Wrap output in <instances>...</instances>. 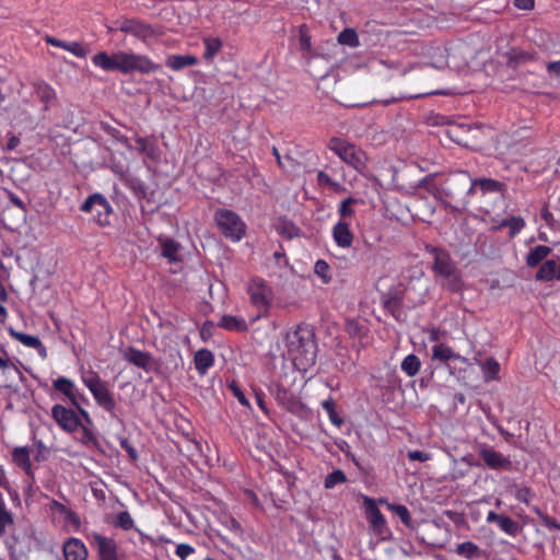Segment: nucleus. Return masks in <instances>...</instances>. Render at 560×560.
I'll return each mask as SVG.
<instances>
[{"label":"nucleus","instance_id":"obj_1","mask_svg":"<svg viewBox=\"0 0 560 560\" xmlns=\"http://www.w3.org/2000/svg\"><path fill=\"white\" fill-rule=\"evenodd\" d=\"M287 351L293 365L299 371L313 366L317 355L315 332L307 325H299L287 335Z\"/></svg>","mask_w":560,"mask_h":560},{"label":"nucleus","instance_id":"obj_2","mask_svg":"<svg viewBox=\"0 0 560 560\" xmlns=\"http://www.w3.org/2000/svg\"><path fill=\"white\" fill-rule=\"evenodd\" d=\"M433 255L432 271L441 279V284L452 292H458L464 287L462 273L448 252L443 248L427 246Z\"/></svg>","mask_w":560,"mask_h":560},{"label":"nucleus","instance_id":"obj_3","mask_svg":"<svg viewBox=\"0 0 560 560\" xmlns=\"http://www.w3.org/2000/svg\"><path fill=\"white\" fill-rule=\"evenodd\" d=\"M108 33L121 32L131 35L143 43H148L149 39L156 37L159 33L156 30L138 19L120 18L107 26Z\"/></svg>","mask_w":560,"mask_h":560},{"label":"nucleus","instance_id":"obj_4","mask_svg":"<svg viewBox=\"0 0 560 560\" xmlns=\"http://www.w3.org/2000/svg\"><path fill=\"white\" fill-rule=\"evenodd\" d=\"M448 138L465 148L477 149L481 144L482 129L469 124H453L446 129Z\"/></svg>","mask_w":560,"mask_h":560},{"label":"nucleus","instance_id":"obj_5","mask_svg":"<svg viewBox=\"0 0 560 560\" xmlns=\"http://www.w3.org/2000/svg\"><path fill=\"white\" fill-rule=\"evenodd\" d=\"M214 219L225 237L238 241L245 234V224L235 212L228 209H219L215 211Z\"/></svg>","mask_w":560,"mask_h":560},{"label":"nucleus","instance_id":"obj_6","mask_svg":"<svg viewBox=\"0 0 560 560\" xmlns=\"http://www.w3.org/2000/svg\"><path fill=\"white\" fill-rule=\"evenodd\" d=\"M471 184V177L465 171H456L450 174L443 185V191L445 196L450 198H456L463 202V205H467L466 196H471L472 194H468L469 187Z\"/></svg>","mask_w":560,"mask_h":560},{"label":"nucleus","instance_id":"obj_7","mask_svg":"<svg viewBox=\"0 0 560 560\" xmlns=\"http://www.w3.org/2000/svg\"><path fill=\"white\" fill-rule=\"evenodd\" d=\"M328 148L353 168L360 170L364 166L363 152L355 144L334 137L329 140Z\"/></svg>","mask_w":560,"mask_h":560},{"label":"nucleus","instance_id":"obj_8","mask_svg":"<svg viewBox=\"0 0 560 560\" xmlns=\"http://www.w3.org/2000/svg\"><path fill=\"white\" fill-rule=\"evenodd\" d=\"M247 292L249 294L250 302L255 307L264 311H267L270 307L273 293L271 288L262 278H252L247 285Z\"/></svg>","mask_w":560,"mask_h":560},{"label":"nucleus","instance_id":"obj_9","mask_svg":"<svg viewBox=\"0 0 560 560\" xmlns=\"http://www.w3.org/2000/svg\"><path fill=\"white\" fill-rule=\"evenodd\" d=\"M124 74H150L161 69V65L155 63L149 56L125 51Z\"/></svg>","mask_w":560,"mask_h":560},{"label":"nucleus","instance_id":"obj_10","mask_svg":"<svg viewBox=\"0 0 560 560\" xmlns=\"http://www.w3.org/2000/svg\"><path fill=\"white\" fill-rule=\"evenodd\" d=\"M80 210L83 212H94L95 221L105 226L109 224V215L113 212L107 199L101 194L91 195L81 205Z\"/></svg>","mask_w":560,"mask_h":560},{"label":"nucleus","instance_id":"obj_11","mask_svg":"<svg viewBox=\"0 0 560 560\" xmlns=\"http://www.w3.org/2000/svg\"><path fill=\"white\" fill-rule=\"evenodd\" d=\"M125 50H118L114 54L100 51L92 57L94 66L104 71L114 72L118 71L124 74Z\"/></svg>","mask_w":560,"mask_h":560},{"label":"nucleus","instance_id":"obj_12","mask_svg":"<svg viewBox=\"0 0 560 560\" xmlns=\"http://www.w3.org/2000/svg\"><path fill=\"white\" fill-rule=\"evenodd\" d=\"M404 298L405 289L401 285L393 288L382 294L383 307L389 312L396 320H401Z\"/></svg>","mask_w":560,"mask_h":560},{"label":"nucleus","instance_id":"obj_13","mask_svg":"<svg viewBox=\"0 0 560 560\" xmlns=\"http://www.w3.org/2000/svg\"><path fill=\"white\" fill-rule=\"evenodd\" d=\"M51 416L61 429L67 432H74L80 428V419L71 409L55 405L51 409Z\"/></svg>","mask_w":560,"mask_h":560},{"label":"nucleus","instance_id":"obj_14","mask_svg":"<svg viewBox=\"0 0 560 560\" xmlns=\"http://www.w3.org/2000/svg\"><path fill=\"white\" fill-rule=\"evenodd\" d=\"M124 359L129 363L150 372L158 366V362L149 352H144L136 349L135 347H128L124 351Z\"/></svg>","mask_w":560,"mask_h":560},{"label":"nucleus","instance_id":"obj_15","mask_svg":"<svg viewBox=\"0 0 560 560\" xmlns=\"http://www.w3.org/2000/svg\"><path fill=\"white\" fill-rule=\"evenodd\" d=\"M92 544L96 547L100 560H117V544L113 538L93 533Z\"/></svg>","mask_w":560,"mask_h":560},{"label":"nucleus","instance_id":"obj_16","mask_svg":"<svg viewBox=\"0 0 560 560\" xmlns=\"http://www.w3.org/2000/svg\"><path fill=\"white\" fill-rule=\"evenodd\" d=\"M433 359H438L445 362L450 369L456 368V365H467V361L459 354L444 343H439L433 347Z\"/></svg>","mask_w":560,"mask_h":560},{"label":"nucleus","instance_id":"obj_17","mask_svg":"<svg viewBox=\"0 0 560 560\" xmlns=\"http://www.w3.org/2000/svg\"><path fill=\"white\" fill-rule=\"evenodd\" d=\"M480 189L482 194L488 192H499L504 194L506 190V185L502 182L492 179V178H471V184L468 190V194H476L477 189Z\"/></svg>","mask_w":560,"mask_h":560},{"label":"nucleus","instance_id":"obj_18","mask_svg":"<svg viewBox=\"0 0 560 560\" xmlns=\"http://www.w3.org/2000/svg\"><path fill=\"white\" fill-rule=\"evenodd\" d=\"M364 505L366 510V517L372 528L377 533H383L386 527V520L377 508L375 501L370 498L364 499Z\"/></svg>","mask_w":560,"mask_h":560},{"label":"nucleus","instance_id":"obj_19","mask_svg":"<svg viewBox=\"0 0 560 560\" xmlns=\"http://www.w3.org/2000/svg\"><path fill=\"white\" fill-rule=\"evenodd\" d=\"M62 551L66 560H86L88 558V549L78 538L68 539L63 544Z\"/></svg>","mask_w":560,"mask_h":560},{"label":"nucleus","instance_id":"obj_20","mask_svg":"<svg viewBox=\"0 0 560 560\" xmlns=\"http://www.w3.org/2000/svg\"><path fill=\"white\" fill-rule=\"evenodd\" d=\"M480 456L487 466L493 469H508L511 466V462L506 457L492 448H483Z\"/></svg>","mask_w":560,"mask_h":560},{"label":"nucleus","instance_id":"obj_21","mask_svg":"<svg viewBox=\"0 0 560 560\" xmlns=\"http://www.w3.org/2000/svg\"><path fill=\"white\" fill-rule=\"evenodd\" d=\"M332 236L339 247L348 248L352 245L353 234L350 231L349 224L345 221H339L334 226Z\"/></svg>","mask_w":560,"mask_h":560},{"label":"nucleus","instance_id":"obj_22","mask_svg":"<svg viewBox=\"0 0 560 560\" xmlns=\"http://www.w3.org/2000/svg\"><path fill=\"white\" fill-rule=\"evenodd\" d=\"M9 332L14 339L19 340L24 346L33 348L37 350L42 357H46V348L38 337L16 331L13 328H10Z\"/></svg>","mask_w":560,"mask_h":560},{"label":"nucleus","instance_id":"obj_23","mask_svg":"<svg viewBox=\"0 0 560 560\" xmlns=\"http://www.w3.org/2000/svg\"><path fill=\"white\" fill-rule=\"evenodd\" d=\"M137 150L139 153L144 154L152 161H156L160 156L156 141L153 138H136Z\"/></svg>","mask_w":560,"mask_h":560},{"label":"nucleus","instance_id":"obj_24","mask_svg":"<svg viewBox=\"0 0 560 560\" xmlns=\"http://www.w3.org/2000/svg\"><path fill=\"white\" fill-rule=\"evenodd\" d=\"M508 67L516 69L517 67L525 65L534 60V55L526 52L522 49L513 48L504 54Z\"/></svg>","mask_w":560,"mask_h":560},{"label":"nucleus","instance_id":"obj_25","mask_svg":"<svg viewBox=\"0 0 560 560\" xmlns=\"http://www.w3.org/2000/svg\"><path fill=\"white\" fill-rule=\"evenodd\" d=\"M37 98L44 104V110H47L56 102L55 90L45 82L34 84Z\"/></svg>","mask_w":560,"mask_h":560},{"label":"nucleus","instance_id":"obj_26","mask_svg":"<svg viewBox=\"0 0 560 560\" xmlns=\"http://www.w3.org/2000/svg\"><path fill=\"white\" fill-rule=\"evenodd\" d=\"M197 62V57L192 55H170L165 60V65L175 71L182 70L186 67L195 66Z\"/></svg>","mask_w":560,"mask_h":560},{"label":"nucleus","instance_id":"obj_27","mask_svg":"<svg viewBox=\"0 0 560 560\" xmlns=\"http://www.w3.org/2000/svg\"><path fill=\"white\" fill-rule=\"evenodd\" d=\"M88 389L101 407L107 411L114 409L115 401L107 387H88Z\"/></svg>","mask_w":560,"mask_h":560},{"label":"nucleus","instance_id":"obj_28","mask_svg":"<svg viewBox=\"0 0 560 560\" xmlns=\"http://www.w3.org/2000/svg\"><path fill=\"white\" fill-rule=\"evenodd\" d=\"M559 262L553 259L546 260L537 271L535 278L538 281L558 280Z\"/></svg>","mask_w":560,"mask_h":560},{"label":"nucleus","instance_id":"obj_29","mask_svg":"<svg viewBox=\"0 0 560 560\" xmlns=\"http://www.w3.org/2000/svg\"><path fill=\"white\" fill-rule=\"evenodd\" d=\"M218 326L231 331H245L247 330V323L244 318L234 315H223Z\"/></svg>","mask_w":560,"mask_h":560},{"label":"nucleus","instance_id":"obj_30","mask_svg":"<svg viewBox=\"0 0 560 560\" xmlns=\"http://www.w3.org/2000/svg\"><path fill=\"white\" fill-rule=\"evenodd\" d=\"M455 552L468 560L479 559L483 556V551L472 541L458 544Z\"/></svg>","mask_w":560,"mask_h":560},{"label":"nucleus","instance_id":"obj_31","mask_svg":"<svg viewBox=\"0 0 560 560\" xmlns=\"http://www.w3.org/2000/svg\"><path fill=\"white\" fill-rule=\"evenodd\" d=\"M56 389H60L70 401L78 408V410L82 413V416L89 420L88 413L83 409V405L86 402V399L77 393V387H55Z\"/></svg>","mask_w":560,"mask_h":560},{"label":"nucleus","instance_id":"obj_32","mask_svg":"<svg viewBox=\"0 0 560 560\" xmlns=\"http://www.w3.org/2000/svg\"><path fill=\"white\" fill-rule=\"evenodd\" d=\"M13 462L26 474L31 472L30 450L27 447H15L12 452Z\"/></svg>","mask_w":560,"mask_h":560},{"label":"nucleus","instance_id":"obj_33","mask_svg":"<svg viewBox=\"0 0 560 560\" xmlns=\"http://www.w3.org/2000/svg\"><path fill=\"white\" fill-rule=\"evenodd\" d=\"M550 252L551 248L546 245L536 246L526 256L527 266L536 267L550 254Z\"/></svg>","mask_w":560,"mask_h":560},{"label":"nucleus","instance_id":"obj_34","mask_svg":"<svg viewBox=\"0 0 560 560\" xmlns=\"http://www.w3.org/2000/svg\"><path fill=\"white\" fill-rule=\"evenodd\" d=\"M214 361L213 353L208 349H200L195 354V365L200 373H205Z\"/></svg>","mask_w":560,"mask_h":560},{"label":"nucleus","instance_id":"obj_35","mask_svg":"<svg viewBox=\"0 0 560 560\" xmlns=\"http://www.w3.org/2000/svg\"><path fill=\"white\" fill-rule=\"evenodd\" d=\"M277 232L291 240L300 234V229L290 220L285 218H280L277 222Z\"/></svg>","mask_w":560,"mask_h":560},{"label":"nucleus","instance_id":"obj_36","mask_svg":"<svg viewBox=\"0 0 560 560\" xmlns=\"http://www.w3.org/2000/svg\"><path fill=\"white\" fill-rule=\"evenodd\" d=\"M485 382H491L498 380L500 371V364L493 358H488L481 365Z\"/></svg>","mask_w":560,"mask_h":560},{"label":"nucleus","instance_id":"obj_37","mask_svg":"<svg viewBox=\"0 0 560 560\" xmlns=\"http://www.w3.org/2000/svg\"><path fill=\"white\" fill-rule=\"evenodd\" d=\"M503 226L509 228L510 237H514L525 226V221L522 217H510L502 220L495 230Z\"/></svg>","mask_w":560,"mask_h":560},{"label":"nucleus","instance_id":"obj_38","mask_svg":"<svg viewBox=\"0 0 560 560\" xmlns=\"http://www.w3.org/2000/svg\"><path fill=\"white\" fill-rule=\"evenodd\" d=\"M203 44V58L206 60H211L222 48V40L218 37H206Z\"/></svg>","mask_w":560,"mask_h":560},{"label":"nucleus","instance_id":"obj_39","mask_svg":"<svg viewBox=\"0 0 560 560\" xmlns=\"http://www.w3.org/2000/svg\"><path fill=\"white\" fill-rule=\"evenodd\" d=\"M346 331L350 337L362 339L368 334V327L357 319H347Z\"/></svg>","mask_w":560,"mask_h":560},{"label":"nucleus","instance_id":"obj_40","mask_svg":"<svg viewBox=\"0 0 560 560\" xmlns=\"http://www.w3.org/2000/svg\"><path fill=\"white\" fill-rule=\"evenodd\" d=\"M317 183L319 186H326L331 189L334 192L341 194L346 191L345 186L340 183L334 180L329 175H327L324 171H319L317 173Z\"/></svg>","mask_w":560,"mask_h":560},{"label":"nucleus","instance_id":"obj_41","mask_svg":"<svg viewBox=\"0 0 560 560\" xmlns=\"http://www.w3.org/2000/svg\"><path fill=\"white\" fill-rule=\"evenodd\" d=\"M381 502L385 503L386 508L389 511H392L393 513H395L401 520V522L405 525H410V523H411V515H410L409 510L405 505L389 503V502H386L384 500H381Z\"/></svg>","mask_w":560,"mask_h":560},{"label":"nucleus","instance_id":"obj_42","mask_svg":"<svg viewBox=\"0 0 560 560\" xmlns=\"http://www.w3.org/2000/svg\"><path fill=\"white\" fill-rule=\"evenodd\" d=\"M338 43L349 47H358L360 44L359 36L353 28H345L340 32L338 35Z\"/></svg>","mask_w":560,"mask_h":560},{"label":"nucleus","instance_id":"obj_43","mask_svg":"<svg viewBox=\"0 0 560 560\" xmlns=\"http://www.w3.org/2000/svg\"><path fill=\"white\" fill-rule=\"evenodd\" d=\"M420 360L416 354L407 355L401 362V370L409 376H413L420 369Z\"/></svg>","mask_w":560,"mask_h":560},{"label":"nucleus","instance_id":"obj_44","mask_svg":"<svg viewBox=\"0 0 560 560\" xmlns=\"http://www.w3.org/2000/svg\"><path fill=\"white\" fill-rule=\"evenodd\" d=\"M13 514L7 509L3 500H0V537H2L8 526L13 525Z\"/></svg>","mask_w":560,"mask_h":560},{"label":"nucleus","instance_id":"obj_45","mask_svg":"<svg viewBox=\"0 0 560 560\" xmlns=\"http://www.w3.org/2000/svg\"><path fill=\"white\" fill-rule=\"evenodd\" d=\"M498 526L502 532L511 536H515L520 532L518 523L506 515H502Z\"/></svg>","mask_w":560,"mask_h":560},{"label":"nucleus","instance_id":"obj_46","mask_svg":"<svg viewBox=\"0 0 560 560\" xmlns=\"http://www.w3.org/2000/svg\"><path fill=\"white\" fill-rule=\"evenodd\" d=\"M346 481V474L341 469H337L326 476L324 486L326 489H332L335 486L345 483Z\"/></svg>","mask_w":560,"mask_h":560},{"label":"nucleus","instance_id":"obj_47","mask_svg":"<svg viewBox=\"0 0 560 560\" xmlns=\"http://www.w3.org/2000/svg\"><path fill=\"white\" fill-rule=\"evenodd\" d=\"M102 129L107 135H109L110 137L116 139L118 142L124 144L127 149H129V150L132 149V145H131L129 139L126 136L121 135V132L117 128H115L108 124L102 122Z\"/></svg>","mask_w":560,"mask_h":560},{"label":"nucleus","instance_id":"obj_48","mask_svg":"<svg viewBox=\"0 0 560 560\" xmlns=\"http://www.w3.org/2000/svg\"><path fill=\"white\" fill-rule=\"evenodd\" d=\"M179 249V244L176 243L174 240H165L162 243V255L170 259L171 261H176L177 257L176 254Z\"/></svg>","mask_w":560,"mask_h":560},{"label":"nucleus","instance_id":"obj_49","mask_svg":"<svg viewBox=\"0 0 560 560\" xmlns=\"http://www.w3.org/2000/svg\"><path fill=\"white\" fill-rule=\"evenodd\" d=\"M322 407L326 410L328 413L329 420L332 424L336 427H341L343 423V420L338 416L336 409H335V401L332 399H326L322 402Z\"/></svg>","mask_w":560,"mask_h":560},{"label":"nucleus","instance_id":"obj_50","mask_svg":"<svg viewBox=\"0 0 560 560\" xmlns=\"http://www.w3.org/2000/svg\"><path fill=\"white\" fill-rule=\"evenodd\" d=\"M359 200L353 197H348L343 199L339 206V214L342 219L352 217L354 214V210L352 208L353 205L358 203Z\"/></svg>","mask_w":560,"mask_h":560},{"label":"nucleus","instance_id":"obj_51","mask_svg":"<svg viewBox=\"0 0 560 560\" xmlns=\"http://www.w3.org/2000/svg\"><path fill=\"white\" fill-rule=\"evenodd\" d=\"M115 526L122 528L124 530H129L135 526V522L131 515L127 512L118 513L115 522Z\"/></svg>","mask_w":560,"mask_h":560},{"label":"nucleus","instance_id":"obj_52","mask_svg":"<svg viewBox=\"0 0 560 560\" xmlns=\"http://www.w3.org/2000/svg\"><path fill=\"white\" fill-rule=\"evenodd\" d=\"M314 271L324 280L325 283L330 281V277L328 276L329 265L325 260H317L315 262Z\"/></svg>","mask_w":560,"mask_h":560},{"label":"nucleus","instance_id":"obj_53","mask_svg":"<svg viewBox=\"0 0 560 560\" xmlns=\"http://www.w3.org/2000/svg\"><path fill=\"white\" fill-rule=\"evenodd\" d=\"M66 50L72 52L74 56L84 58L88 54L86 48L78 42L67 44Z\"/></svg>","mask_w":560,"mask_h":560},{"label":"nucleus","instance_id":"obj_54","mask_svg":"<svg viewBox=\"0 0 560 560\" xmlns=\"http://www.w3.org/2000/svg\"><path fill=\"white\" fill-rule=\"evenodd\" d=\"M514 495L520 502L528 504L533 498L532 491L527 487L516 488Z\"/></svg>","mask_w":560,"mask_h":560},{"label":"nucleus","instance_id":"obj_55","mask_svg":"<svg viewBox=\"0 0 560 560\" xmlns=\"http://www.w3.org/2000/svg\"><path fill=\"white\" fill-rule=\"evenodd\" d=\"M195 552V548L188 544H179L176 547V556L180 558V560H186L187 557Z\"/></svg>","mask_w":560,"mask_h":560},{"label":"nucleus","instance_id":"obj_56","mask_svg":"<svg viewBox=\"0 0 560 560\" xmlns=\"http://www.w3.org/2000/svg\"><path fill=\"white\" fill-rule=\"evenodd\" d=\"M51 510L55 511V512H58V513H61L63 515H66L68 518H73L75 517V513L72 512L70 509H68L66 505H63L62 503L54 500L51 502Z\"/></svg>","mask_w":560,"mask_h":560},{"label":"nucleus","instance_id":"obj_57","mask_svg":"<svg viewBox=\"0 0 560 560\" xmlns=\"http://www.w3.org/2000/svg\"><path fill=\"white\" fill-rule=\"evenodd\" d=\"M130 188L135 191V194L138 196V198L147 197V187L142 182H140L138 179L131 180Z\"/></svg>","mask_w":560,"mask_h":560},{"label":"nucleus","instance_id":"obj_58","mask_svg":"<svg viewBox=\"0 0 560 560\" xmlns=\"http://www.w3.org/2000/svg\"><path fill=\"white\" fill-rule=\"evenodd\" d=\"M246 387H230L232 390L234 397L237 398V400L246 407H249V401L246 397V392L244 390Z\"/></svg>","mask_w":560,"mask_h":560},{"label":"nucleus","instance_id":"obj_59","mask_svg":"<svg viewBox=\"0 0 560 560\" xmlns=\"http://www.w3.org/2000/svg\"><path fill=\"white\" fill-rule=\"evenodd\" d=\"M408 458L410 460H417V462H427L431 459V455L427 452L422 451H409L407 454Z\"/></svg>","mask_w":560,"mask_h":560},{"label":"nucleus","instance_id":"obj_60","mask_svg":"<svg viewBox=\"0 0 560 560\" xmlns=\"http://www.w3.org/2000/svg\"><path fill=\"white\" fill-rule=\"evenodd\" d=\"M78 430H80L79 439L82 443L89 444L90 442H92L94 440L93 433L88 428L80 424V428Z\"/></svg>","mask_w":560,"mask_h":560},{"label":"nucleus","instance_id":"obj_61","mask_svg":"<svg viewBox=\"0 0 560 560\" xmlns=\"http://www.w3.org/2000/svg\"><path fill=\"white\" fill-rule=\"evenodd\" d=\"M8 199L11 203H13L15 207L20 208L23 211H26V205L25 202L18 197L14 192L8 191Z\"/></svg>","mask_w":560,"mask_h":560},{"label":"nucleus","instance_id":"obj_62","mask_svg":"<svg viewBox=\"0 0 560 560\" xmlns=\"http://www.w3.org/2000/svg\"><path fill=\"white\" fill-rule=\"evenodd\" d=\"M120 445L132 459H137V457H138L137 451L133 446L130 445V443L127 440H121Z\"/></svg>","mask_w":560,"mask_h":560},{"label":"nucleus","instance_id":"obj_63","mask_svg":"<svg viewBox=\"0 0 560 560\" xmlns=\"http://www.w3.org/2000/svg\"><path fill=\"white\" fill-rule=\"evenodd\" d=\"M214 324L211 320H207L200 330V335L202 339H206L208 336H211Z\"/></svg>","mask_w":560,"mask_h":560},{"label":"nucleus","instance_id":"obj_64","mask_svg":"<svg viewBox=\"0 0 560 560\" xmlns=\"http://www.w3.org/2000/svg\"><path fill=\"white\" fill-rule=\"evenodd\" d=\"M547 70L548 72L553 73L557 77H560V60L548 62Z\"/></svg>","mask_w":560,"mask_h":560}]
</instances>
